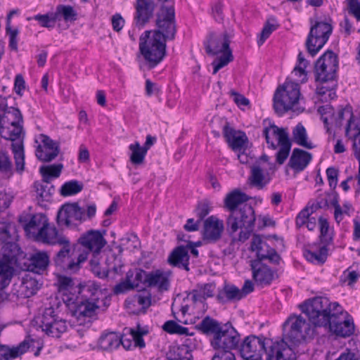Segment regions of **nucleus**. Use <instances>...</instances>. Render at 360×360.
<instances>
[{
  "label": "nucleus",
  "mask_w": 360,
  "mask_h": 360,
  "mask_svg": "<svg viewBox=\"0 0 360 360\" xmlns=\"http://www.w3.org/2000/svg\"><path fill=\"white\" fill-rule=\"evenodd\" d=\"M328 306L329 300L327 297H318L304 302L300 305V308L314 326L328 327L332 333L339 337L347 338L352 335L355 326L352 316L348 312H343L339 315L333 314L330 317L331 319L324 314L321 319H319L320 311H326Z\"/></svg>",
  "instance_id": "1"
},
{
  "label": "nucleus",
  "mask_w": 360,
  "mask_h": 360,
  "mask_svg": "<svg viewBox=\"0 0 360 360\" xmlns=\"http://www.w3.org/2000/svg\"><path fill=\"white\" fill-rule=\"evenodd\" d=\"M79 293L82 295V299L66 296L63 300L69 313L76 318L79 325H82L86 319L96 315V310L101 307L100 300H106L107 297L103 294L101 286L93 281L80 285Z\"/></svg>",
  "instance_id": "2"
},
{
  "label": "nucleus",
  "mask_w": 360,
  "mask_h": 360,
  "mask_svg": "<svg viewBox=\"0 0 360 360\" xmlns=\"http://www.w3.org/2000/svg\"><path fill=\"white\" fill-rule=\"evenodd\" d=\"M15 226L10 223L0 224V244H3L0 254V290L8 286L14 273V264L20 248L13 242Z\"/></svg>",
  "instance_id": "3"
},
{
  "label": "nucleus",
  "mask_w": 360,
  "mask_h": 360,
  "mask_svg": "<svg viewBox=\"0 0 360 360\" xmlns=\"http://www.w3.org/2000/svg\"><path fill=\"white\" fill-rule=\"evenodd\" d=\"M255 220V210L248 204L231 213L226 219V229L232 237L231 243L247 240L254 231Z\"/></svg>",
  "instance_id": "4"
},
{
  "label": "nucleus",
  "mask_w": 360,
  "mask_h": 360,
  "mask_svg": "<svg viewBox=\"0 0 360 360\" xmlns=\"http://www.w3.org/2000/svg\"><path fill=\"white\" fill-rule=\"evenodd\" d=\"M231 38V37L227 32H216L212 31L207 34L203 42L205 53L208 56L221 55L212 63L214 75L234 59L230 47Z\"/></svg>",
  "instance_id": "5"
},
{
  "label": "nucleus",
  "mask_w": 360,
  "mask_h": 360,
  "mask_svg": "<svg viewBox=\"0 0 360 360\" xmlns=\"http://www.w3.org/2000/svg\"><path fill=\"white\" fill-rule=\"evenodd\" d=\"M240 342V335L230 322L224 323V327L217 336L210 340V345L215 353L212 360H236L233 350H238Z\"/></svg>",
  "instance_id": "6"
},
{
  "label": "nucleus",
  "mask_w": 360,
  "mask_h": 360,
  "mask_svg": "<svg viewBox=\"0 0 360 360\" xmlns=\"http://www.w3.org/2000/svg\"><path fill=\"white\" fill-rule=\"evenodd\" d=\"M152 31L146 30L139 39V51L148 63L150 68L159 64L166 55V41L160 39Z\"/></svg>",
  "instance_id": "7"
},
{
  "label": "nucleus",
  "mask_w": 360,
  "mask_h": 360,
  "mask_svg": "<svg viewBox=\"0 0 360 360\" xmlns=\"http://www.w3.org/2000/svg\"><path fill=\"white\" fill-rule=\"evenodd\" d=\"M23 118L18 108L7 107L0 103V135L6 140L14 141L18 139L22 131Z\"/></svg>",
  "instance_id": "8"
},
{
  "label": "nucleus",
  "mask_w": 360,
  "mask_h": 360,
  "mask_svg": "<svg viewBox=\"0 0 360 360\" xmlns=\"http://www.w3.org/2000/svg\"><path fill=\"white\" fill-rule=\"evenodd\" d=\"M262 134L270 148L275 150L278 146H280L276 155V162L283 165L289 155L292 146L287 129L271 124L264 128Z\"/></svg>",
  "instance_id": "9"
},
{
  "label": "nucleus",
  "mask_w": 360,
  "mask_h": 360,
  "mask_svg": "<svg viewBox=\"0 0 360 360\" xmlns=\"http://www.w3.org/2000/svg\"><path fill=\"white\" fill-rule=\"evenodd\" d=\"M300 96L297 83L285 82L279 86L274 95V108L277 113L283 114L292 110L298 103Z\"/></svg>",
  "instance_id": "10"
},
{
  "label": "nucleus",
  "mask_w": 360,
  "mask_h": 360,
  "mask_svg": "<svg viewBox=\"0 0 360 360\" xmlns=\"http://www.w3.org/2000/svg\"><path fill=\"white\" fill-rule=\"evenodd\" d=\"M310 326L301 316H290L283 323V338L293 347L304 341L310 335Z\"/></svg>",
  "instance_id": "11"
},
{
  "label": "nucleus",
  "mask_w": 360,
  "mask_h": 360,
  "mask_svg": "<svg viewBox=\"0 0 360 360\" xmlns=\"http://www.w3.org/2000/svg\"><path fill=\"white\" fill-rule=\"evenodd\" d=\"M311 26L306 40V47L308 53L314 56L328 41L332 31V25L326 22L313 21L310 20Z\"/></svg>",
  "instance_id": "12"
},
{
  "label": "nucleus",
  "mask_w": 360,
  "mask_h": 360,
  "mask_svg": "<svg viewBox=\"0 0 360 360\" xmlns=\"http://www.w3.org/2000/svg\"><path fill=\"white\" fill-rule=\"evenodd\" d=\"M77 13L70 5L59 4L55 11H49L45 14H37L29 17L27 20H34L39 25L45 28L53 29L57 21L63 20L65 22H73L77 20Z\"/></svg>",
  "instance_id": "13"
},
{
  "label": "nucleus",
  "mask_w": 360,
  "mask_h": 360,
  "mask_svg": "<svg viewBox=\"0 0 360 360\" xmlns=\"http://www.w3.org/2000/svg\"><path fill=\"white\" fill-rule=\"evenodd\" d=\"M157 30L153 34L165 41L173 40L176 32L175 11L173 6L162 7V13L157 15L155 20Z\"/></svg>",
  "instance_id": "14"
},
{
  "label": "nucleus",
  "mask_w": 360,
  "mask_h": 360,
  "mask_svg": "<svg viewBox=\"0 0 360 360\" xmlns=\"http://www.w3.org/2000/svg\"><path fill=\"white\" fill-rule=\"evenodd\" d=\"M63 248L58 252L54 259L56 266L64 271L75 272L80 268L81 263L87 259V252H82L78 255H75V246L72 251L70 247V241L64 243Z\"/></svg>",
  "instance_id": "15"
},
{
  "label": "nucleus",
  "mask_w": 360,
  "mask_h": 360,
  "mask_svg": "<svg viewBox=\"0 0 360 360\" xmlns=\"http://www.w3.org/2000/svg\"><path fill=\"white\" fill-rule=\"evenodd\" d=\"M39 319V327L47 335L59 338L66 331V321L56 313L53 307L46 308Z\"/></svg>",
  "instance_id": "16"
},
{
  "label": "nucleus",
  "mask_w": 360,
  "mask_h": 360,
  "mask_svg": "<svg viewBox=\"0 0 360 360\" xmlns=\"http://www.w3.org/2000/svg\"><path fill=\"white\" fill-rule=\"evenodd\" d=\"M266 340L262 336L248 335L239 343L238 350L245 360H263L262 356L268 345Z\"/></svg>",
  "instance_id": "17"
},
{
  "label": "nucleus",
  "mask_w": 360,
  "mask_h": 360,
  "mask_svg": "<svg viewBox=\"0 0 360 360\" xmlns=\"http://www.w3.org/2000/svg\"><path fill=\"white\" fill-rule=\"evenodd\" d=\"M264 353L266 360H296L295 347L282 338L280 341L273 342L267 340Z\"/></svg>",
  "instance_id": "18"
},
{
  "label": "nucleus",
  "mask_w": 360,
  "mask_h": 360,
  "mask_svg": "<svg viewBox=\"0 0 360 360\" xmlns=\"http://www.w3.org/2000/svg\"><path fill=\"white\" fill-rule=\"evenodd\" d=\"M57 223L59 226H71L74 221L85 220V211L78 202L65 203L58 211Z\"/></svg>",
  "instance_id": "19"
},
{
  "label": "nucleus",
  "mask_w": 360,
  "mask_h": 360,
  "mask_svg": "<svg viewBox=\"0 0 360 360\" xmlns=\"http://www.w3.org/2000/svg\"><path fill=\"white\" fill-rule=\"evenodd\" d=\"M157 4L153 0H136L134 22L139 28H143L154 17Z\"/></svg>",
  "instance_id": "20"
},
{
  "label": "nucleus",
  "mask_w": 360,
  "mask_h": 360,
  "mask_svg": "<svg viewBox=\"0 0 360 360\" xmlns=\"http://www.w3.org/2000/svg\"><path fill=\"white\" fill-rule=\"evenodd\" d=\"M251 250L256 252L257 259L262 262L264 259H269L274 264H279L281 259V256L274 248H271L266 243L264 242L258 235H254L251 243Z\"/></svg>",
  "instance_id": "21"
},
{
  "label": "nucleus",
  "mask_w": 360,
  "mask_h": 360,
  "mask_svg": "<svg viewBox=\"0 0 360 360\" xmlns=\"http://www.w3.org/2000/svg\"><path fill=\"white\" fill-rule=\"evenodd\" d=\"M41 145H39L35 150L38 160L44 162H49L54 160L59 154L60 146L56 141L52 140L45 134H40Z\"/></svg>",
  "instance_id": "22"
},
{
  "label": "nucleus",
  "mask_w": 360,
  "mask_h": 360,
  "mask_svg": "<svg viewBox=\"0 0 360 360\" xmlns=\"http://www.w3.org/2000/svg\"><path fill=\"white\" fill-rule=\"evenodd\" d=\"M105 244L106 241L102 233L99 231L95 230L87 231L78 240V245L86 250L83 252H87V255L90 252H101Z\"/></svg>",
  "instance_id": "23"
},
{
  "label": "nucleus",
  "mask_w": 360,
  "mask_h": 360,
  "mask_svg": "<svg viewBox=\"0 0 360 360\" xmlns=\"http://www.w3.org/2000/svg\"><path fill=\"white\" fill-rule=\"evenodd\" d=\"M252 278L256 283L262 287L269 285L276 276V272L259 260H252L250 264Z\"/></svg>",
  "instance_id": "24"
},
{
  "label": "nucleus",
  "mask_w": 360,
  "mask_h": 360,
  "mask_svg": "<svg viewBox=\"0 0 360 360\" xmlns=\"http://www.w3.org/2000/svg\"><path fill=\"white\" fill-rule=\"evenodd\" d=\"M224 226L223 221L214 216L209 217L204 221L203 239L208 243H215L221 237Z\"/></svg>",
  "instance_id": "25"
},
{
  "label": "nucleus",
  "mask_w": 360,
  "mask_h": 360,
  "mask_svg": "<svg viewBox=\"0 0 360 360\" xmlns=\"http://www.w3.org/2000/svg\"><path fill=\"white\" fill-rule=\"evenodd\" d=\"M223 134L233 150H241L248 141L245 132L234 129L229 122H226L223 127Z\"/></svg>",
  "instance_id": "26"
},
{
  "label": "nucleus",
  "mask_w": 360,
  "mask_h": 360,
  "mask_svg": "<svg viewBox=\"0 0 360 360\" xmlns=\"http://www.w3.org/2000/svg\"><path fill=\"white\" fill-rule=\"evenodd\" d=\"M36 240L49 244H60L68 243V239L59 234L55 226H50L49 223L45 224L37 233Z\"/></svg>",
  "instance_id": "27"
},
{
  "label": "nucleus",
  "mask_w": 360,
  "mask_h": 360,
  "mask_svg": "<svg viewBox=\"0 0 360 360\" xmlns=\"http://www.w3.org/2000/svg\"><path fill=\"white\" fill-rule=\"evenodd\" d=\"M189 260L190 256L184 245L176 247L167 257V262L170 266L184 269L186 271H190Z\"/></svg>",
  "instance_id": "28"
},
{
  "label": "nucleus",
  "mask_w": 360,
  "mask_h": 360,
  "mask_svg": "<svg viewBox=\"0 0 360 360\" xmlns=\"http://www.w3.org/2000/svg\"><path fill=\"white\" fill-rule=\"evenodd\" d=\"M171 271L165 272L156 269L148 272V287H156L159 291H167L169 288Z\"/></svg>",
  "instance_id": "29"
},
{
  "label": "nucleus",
  "mask_w": 360,
  "mask_h": 360,
  "mask_svg": "<svg viewBox=\"0 0 360 360\" xmlns=\"http://www.w3.org/2000/svg\"><path fill=\"white\" fill-rule=\"evenodd\" d=\"M333 117L335 120L336 126L338 127L342 126L343 120L346 118L348 119L345 128L346 136H349V133L352 131V129L357 127V125L356 124L358 122H360V119L355 117L353 115L352 109L348 107L340 109L337 113L333 112Z\"/></svg>",
  "instance_id": "30"
},
{
  "label": "nucleus",
  "mask_w": 360,
  "mask_h": 360,
  "mask_svg": "<svg viewBox=\"0 0 360 360\" xmlns=\"http://www.w3.org/2000/svg\"><path fill=\"white\" fill-rule=\"evenodd\" d=\"M312 158L310 153L300 148H295L288 162V166L296 172L304 170Z\"/></svg>",
  "instance_id": "31"
},
{
  "label": "nucleus",
  "mask_w": 360,
  "mask_h": 360,
  "mask_svg": "<svg viewBox=\"0 0 360 360\" xmlns=\"http://www.w3.org/2000/svg\"><path fill=\"white\" fill-rule=\"evenodd\" d=\"M271 178L267 172H265L260 166L253 165L250 169V174L248 182L251 187L259 190L263 189L269 184Z\"/></svg>",
  "instance_id": "32"
},
{
  "label": "nucleus",
  "mask_w": 360,
  "mask_h": 360,
  "mask_svg": "<svg viewBox=\"0 0 360 360\" xmlns=\"http://www.w3.org/2000/svg\"><path fill=\"white\" fill-rule=\"evenodd\" d=\"M49 264V257L46 252H37L30 255L26 270L39 274L46 269Z\"/></svg>",
  "instance_id": "33"
},
{
  "label": "nucleus",
  "mask_w": 360,
  "mask_h": 360,
  "mask_svg": "<svg viewBox=\"0 0 360 360\" xmlns=\"http://www.w3.org/2000/svg\"><path fill=\"white\" fill-rule=\"evenodd\" d=\"M250 199L245 193L235 189L229 193L224 198V207L232 213Z\"/></svg>",
  "instance_id": "34"
},
{
  "label": "nucleus",
  "mask_w": 360,
  "mask_h": 360,
  "mask_svg": "<svg viewBox=\"0 0 360 360\" xmlns=\"http://www.w3.org/2000/svg\"><path fill=\"white\" fill-rule=\"evenodd\" d=\"M224 323L219 322L217 320L207 316L195 326L198 330L206 335H212V337L217 336L221 328Z\"/></svg>",
  "instance_id": "35"
},
{
  "label": "nucleus",
  "mask_w": 360,
  "mask_h": 360,
  "mask_svg": "<svg viewBox=\"0 0 360 360\" xmlns=\"http://www.w3.org/2000/svg\"><path fill=\"white\" fill-rule=\"evenodd\" d=\"M41 285V284L35 278L30 274H25L20 285V291L25 297H30L37 293Z\"/></svg>",
  "instance_id": "36"
},
{
  "label": "nucleus",
  "mask_w": 360,
  "mask_h": 360,
  "mask_svg": "<svg viewBox=\"0 0 360 360\" xmlns=\"http://www.w3.org/2000/svg\"><path fill=\"white\" fill-rule=\"evenodd\" d=\"M318 67L328 66L330 68L331 73H329V77H335L336 71L338 68V56L332 51L328 50L324 53L317 60Z\"/></svg>",
  "instance_id": "37"
},
{
  "label": "nucleus",
  "mask_w": 360,
  "mask_h": 360,
  "mask_svg": "<svg viewBox=\"0 0 360 360\" xmlns=\"http://www.w3.org/2000/svg\"><path fill=\"white\" fill-rule=\"evenodd\" d=\"M239 288L233 285H224V288L218 292L217 300L220 303L241 300Z\"/></svg>",
  "instance_id": "38"
},
{
  "label": "nucleus",
  "mask_w": 360,
  "mask_h": 360,
  "mask_svg": "<svg viewBox=\"0 0 360 360\" xmlns=\"http://www.w3.org/2000/svg\"><path fill=\"white\" fill-rule=\"evenodd\" d=\"M17 347L20 349L18 352L20 356L28 351L34 352V355L38 356L43 348V343L39 340H35L30 338V336H27L17 345Z\"/></svg>",
  "instance_id": "39"
},
{
  "label": "nucleus",
  "mask_w": 360,
  "mask_h": 360,
  "mask_svg": "<svg viewBox=\"0 0 360 360\" xmlns=\"http://www.w3.org/2000/svg\"><path fill=\"white\" fill-rule=\"evenodd\" d=\"M120 335L115 332L103 334L98 340V347L105 351H112L120 345Z\"/></svg>",
  "instance_id": "40"
},
{
  "label": "nucleus",
  "mask_w": 360,
  "mask_h": 360,
  "mask_svg": "<svg viewBox=\"0 0 360 360\" xmlns=\"http://www.w3.org/2000/svg\"><path fill=\"white\" fill-rule=\"evenodd\" d=\"M49 221L46 216L44 214H34L30 219V221L25 224V231L30 235H32L35 238H37V233L40 230L45 224H48Z\"/></svg>",
  "instance_id": "41"
},
{
  "label": "nucleus",
  "mask_w": 360,
  "mask_h": 360,
  "mask_svg": "<svg viewBox=\"0 0 360 360\" xmlns=\"http://www.w3.org/2000/svg\"><path fill=\"white\" fill-rule=\"evenodd\" d=\"M293 141L300 146L307 149H312L315 146L307 141V134L304 127L301 124H297L292 130Z\"/></svg>",
  "instance_id": "42"
},
{
  "label": "nucleus",
  "mask_w": 360,
  "mask_h": 360,
  "mask_svg": "<svg viewBox=\"0 0 360 360\" xmlns=\"http://www.w3.org/2000/svg\"><path fill=\"white\" fill-rule=\"evenodd\" d=\"M12 152L14 155L15 170L21 174L25 169V153L22 141L12 143Z\"/></svg>",
  "instance_id": "43"
},
{
  "label": "nucleus",
  "mask_w": 360,
  "mask_h": 360,
  "mask_svg": "<svg viewBox=\"0 0 360 360\" xmlns=\"http://www.w3.org/2000/svg\"><path fill=\"white\" fill-rule=\"evenodd\" d=\"M34 188L37 195V198L41 201H49L52 195L55 191L54 186L50 185V183L35 181L34 183Z\"/></svg>",
  "instance_id": "44"
},
{
  "label": "nucleus",
  "mask_w": 360,
  "mask_h": 360,
  "mask_svg": "<svg viewBox=\"0 0 360 360\" xmlns=\"http://www.w3.org/2000/svg\"><path fill=\"white\" fill-rule=\"evenodd\" d=\"M63 167V165L62 164L41 166L39 169V172L42 176L43 181L50 183L52 178H58L61 173Z\"/></svg>",
  "instance_id": "45"
},
{
  "label": "nucleus",
  "mask_w": 360,
  "mask_h": 360,
  "mask_svg": "<svg viewBox=\"0 0 360 360\" xmlns=\"http://www.w3.org/2000/svg\"><path fill=\"white\" fill-rule=\"evenodd\" d=\"M18 10L11 11L6 18V34L9 36V47L11 49L18 51V40L17 37L19 31L18 29H11V19L13 15L17 14Z\"/></svg>",
  "instance_id": "46"
},
{
  "label": "nucleus",
  "mask_w": 360,
  "mask_h": 360,
  "mask_svg": "<svg viewBox=\"0 0 360 360\" xmlns=\"http://www.w3.org/2000/svg\"><path fill=\"white\" fill-rule=\"evenodd\" d=\"M130 274H131L130 281L134 288L139 287L140 284L147 285L148 272L143 269L136 268L134 269H129L127 272L126 276H129Z\"/></svg>",
  "instance_id": "47"
},
{
  "label": "nucleus",
  "mask_w": 360,
  "mask_h": 360,
  "mask_svg": "<svg viewBox=\"0 0 360 360\" xmlns=\"http://www.w3.org/2000/svg\"><path fill=\"white\" fill-rule=\"evenodd\" d=\"M129 149L131 152L130 155V161L131 163L136 165L142 164L147 151L141 146L139 142L135 141L134 143L129 145Z\"/></svg>",
  "instance_id": "48"
},
{
  "label": "nucleus",
  "mask_w": 360,
  "mask_h": 360,
  "mask_svg": "<svg viewBox=\"0 0 360 360\" xmlns=\"http://www.w3.org/2000/svg\"><path fill=\"white\" fill-rule=\"evenodd\" d=\"M327 256L328 248L326 245L321 247L318 252H313L311 250H306L304 252V257L307 260L319 264H323L327 259Z\"/></svg>",
  "instance_id": "49"
},
{
  "label": "nucleus",
  "mask_w": 360,
  "mask_h": 360,
  "mask_svg": "<svg viewBox=\"0 0 360 360\" xmlns=\"http://www.w3.org/2000/svg\"><path fill=\"white\" fill-rule=\"evenodd\" d=\"M83 188V184L76 180L65 182L60 188V195L69 196L79 193Z\"/></svg>",
  "instance_id": "50"
},
{
  "label": "nucleus",
  "mask_w": 360,
  "mask_h": 360,
  "mask_svg": "<svg viewBox=\"0 0 360 360\" xmlns=\"http://www.w3.org/2000/svg\"><path fill=\"white\" fill-rule=\"evenodd\" d=\"M162 329L170 334L192 335L193 333H188V328L181 326L174 321H167L162 326Z\"/></svg>",
  "instance_id": "51"
},
{
  "label": "nucleus",
  "mask_w": 360,
  "mask_h": 360,
  "mask_svg": "<svg viewBox=\"0 0 360 360\" xmlns=\"http://www.w3.org/2000/svg\"><path fill=\"white\" fill-rule=\"evenodd\" d=\"M19 350L17 345L10 347L0 344V360H13L20 357Z\"/></svg>",
  "instance_id": "52"
},
{
  "label": "nucleus",
  "mask_w": 360,
  "mask_h": 360,
  "mask_svg": "<svg viewBox=\"0 0 360 360\" xmlns=\"http://www.w3.org/2000/svg\"><path fill=\"white\" fill-rule=\"evenodd\" d=\"M0 173L10 177L13 174L12 162L6 153L0 151Z\"/></svg>",
  "instance_id": "53"
},
{
  "label": "nucleus",
  "mask_w": 360,
  "mask_h": 360,
  "mask_svg": "<svg viewBox=\"0 0 360 360\" xmlns=\"http://www.w3.org/2000/svg\"><path fill=\"white\" fill-rule=\"evenodd\" d=\"M320 226V240L323 245L327 246L332 242V237L328 235L329 224L326 219L320 217L319 218Z\"/></svg>",
  "instance_id": "54"
},
{
  "label": "nucleus",
  "mask_w": 360,
  "mask_h": 360,
  "mask_svg": "<svg viewBox=\"0 0 360 360\" xmlns=\"http://www.w3.org/2000/svg\"><path fill=\"white\" fill-rule=\"evenodd\" d=\"M148 333V330L141 328L140 326L138 325L136 329H130V334L134 342V347L143 348L146 346L143 336Z\"/></svg>",
  "instance_id": "55"
},
{
  "label": "nucleus",
  "mask_w": 360,
  "mask_h": 360,
  "mask_svg": "<svg viewBox=\"0 0 360 360\" xmlns=\"http://www.w3.org/2000/svg\"><path fill=\"white\" fill-rule=\"evenodd\" d=\"M315 69V75H316V80L319 81L321 82H333L335 80V77H329V73H331L330 71V68H328V66L323 67H318L317 61L315 63L314 66Z\"/></svg>",
  "instance_id": "56"
},
{
  "label": "nucleus",
  "mask_w": 360,
  "mask_h": 360,
  "mask_svg": "<svg viewBox=\"0 0 360 360\" xmlns=\"http://www.w3.org/2000/svg\"><path fill=\"white\" fill-rule=\"evenodd\" d=\"M278 27V25L271 24L268 20L264 25L262 32H260L259 37L257 39V44L260 46L264 44L265 40L269 37L270 34L273 31L276 30Z\"/></svg>",
  "instance_id": "57"
},
{
  "label": "nucleus",
  "mask_w": 360,
  "mask_h": 360,
  "mask_svg": "<svg viewBox=\"0 0 360 360\" xmlns=\"http://www.w3.org/2000/svg\"><path fill=\"white\" fill-rule=\"evenodd\" d=\"M131 276V274L126 276L124 281H121L114 287L113 292L115 295L122 294L134 289L130 281Z\"/></svg>",
  "instance_id": "58"
},
{
  "label": "nucleus",
  "mask_w": 360,
  "mask_h": 360,
  "mask_svg": "<svg viewBox=\"0 0 360 360\" xmlns=\"http://www.w3.org/2000/svg\"><path fill=\"white\" fill-rule=\"evenodd\" d=\"M343 312H347L346 311H344L342 308V307L338 303V302H333V303H331L330 301H329V306L328 307H327V309H326V311H320L319 314V319H321L320 318L322 317V315L326 314V316L328 317V319H331L330 317H332V316L333 314L335 315H339Z\"/></svg>",
  "instance_id": "59"
},
{
  "label": "nucleus",
  "mask_w": 360,
  "mask_h": 360,
  "mask_svg": "<svg viewBox=\"0 0 360 360\" xmlns=\"http://www.w3.org/2000/svg\"><path fill=\"white\" fill-rule=\"evenodd\" d=\"M196 216L198 217V223H200L202 219L210 213V207L207 201L200 202L195 210Z\"/></svg>",
  "instance_id": "60"
},
{
  "label": "nucleus",
  "mask_w": 360,
  "mask_h": 360,
  "mask_svg": "<svg viewBox=\"0 0 360 360\" xmlns=\"http://www.w3.org/2000/svg\"><path fill=\"white\" fill-rule=\"evenodd\" d=\"M356 125H357V127L352 129V131H355L354 134L352 135L349 134L348 137L353 141L354 154H360V121Z\"/></svg>",
  "instance_id": "61"
},
{
  "label": "nucleus",
  "mask_w": 360,
  "mask_h": 360,
  "mask_svg": "<svg viewBox=\"0 0 360 360\" xmlns=\"http://www.w3.org/2000/svg\"><path fill=\"white\" fill-rule=\"evenodd\" d=\"M348 13L357 21H360V1L359 0H347Z\"/></svg>",
  "instance_id": "62"
},
{
  "label": "nucleus",
  "mask_w": 360,
  "mask_h": 360,
  "mask_svg": "<svg viewBox=\"0 0 360 360\" xmlns=\"http://www.w3.org/2000/svg\"><path fill=\"white\" fill-rule=\"evenodd\" d=\"M326 83L327 82H321V84L317 86L316 94L321 96L328 94V96L333 98V96L335 94L334 91V86H335V82L333 81L331 85H328Z\"/></svg>",
  "instance_id": "63"
},
{
  "label": "nucleus",
  "mask_w": 360,
  "mask_h": 360,
  "mask_svg": "<svg viewBox=\"0 0 360 360\" xmlns=\"http://www.w3.org/2000/svg\"><path fill=\"white\" fill-rule=\"evenodd\" d=\"M338 170L335 167H330L326 169V175L329 186L331 188H335L338 184Z\"/></svg>",
  "instance_id": "64"
}]
</instances>
